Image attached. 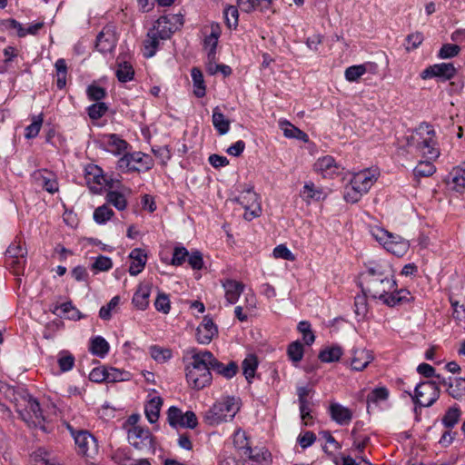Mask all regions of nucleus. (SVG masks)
Segmentation results:
<instances>
[{
  "mask_svg": "<svg viewBox=\"0 0 465 465\" xmlns=\"http://www.w3.org/2000/svg\"><path fill=\"white\" fill-rule=\"evenodd\" d=\"M407 145L425 158L424 161H420L414 168V175L417 177H429L432 175L436 171L432 161L436 160L440 155V149L433 127L427 123L420 124L407 138Z\"/></svg>",
  "mask_w": 465,
  "mask_h": 465,
  "instance_id": "nucleus-1",
  "label": "nucleus"
},
{
  "mask_svg": "<svg viewBox=\"0 0 465 465\" xmlns=\"http://www.w3.org/2000/svg\"><path fill=\"white\" fill-rule=\"evenodd\" d=\"M360 286L365 296L381 300L387 292L395 290L396 282L385 273L382 266L374 264L369 266L361 273Z\"/></svg>",
  "mask_w": 465,
  "mask_h": 465,
  "instance_id": "nucleus-2",
  "label": "nucleus"
},
{
  "mask_svg": "<svg viewBox=\"0 0 465 465\" xmlns=\"http://www.w3.org/2000/svg\"><path fill=\"white\" fill-rule=\"evenodd\" d=\"M192 362L186 368L188 383L196 390H202L211 383V360L213 353L209 351L193 350Z\"/></svg>",
  "mask_w": 465,
  "mask_h": 465,
  "instance_id": "nucleus-3",
  "label": "nucleus"
},
{
  "mask_svg": "<svg viewBox=\"0 0 465 465\" xmlns=\"http://www.w3.org/2000/svg\"><path fill=\"white\" fill-rule=\"evenodd\" d=\"M16 411L21 419L29 426L40 428L45 430V417L39 402L31 395L25 393L22 396V402L15 403Z\"/></svg>",
  "mask_w": 465,
  "mask_h": 465,
  "instance_id": "nucleus-4",
  "label": "nucleus"
},
{
  "mask_svg": "<svg viewBox=\"0 0 465 465\" xmlns=\"http://www.w3.org/2000/svg\"><path fill=\"white\" fill-rule=\"evenodd\" d=\"M239 410L237 401L233 397H227L216 402L205 411L203 419L209 425H217L223 421L232 420Z\"/></svg>",
  "mask_w": 465,
  "mask_h": 465,
  "instance_id": "nucleus-5",
  "label": "nucleus"
},
{
  "mask_svg": "<svg viewBox=\"0 0 465 465\" xmlns=\"http://www.w3.org/2000/svg\"><path fill=\"white\" fill-rule=\"evenodd\" d=\"M371 233L388 252L396 256H403L409 250V242L400 235L393 234L380 227L373 228Z\"/></svg>",
  "mask_w": 465,
  "mask_h": 465,
  "instance_id": "nucleus-6",
  "label": "nucleus"
},
{
  "mask_svg": "<svg viewBox=\"0 0 465 465\" xmlns=\"http://www.w3.org/2000/svg\"><path fill=\"white\" fill-rule=\"evenodd\" d=\"M117 165L123 172H146L152 169L153 162L150 155L141 152H134L125 153L118 160Z\"/></svg>",
  "mask_w": 465,
  "mask_h": 465,
  "instance_id": "nucleus-7",
  "label": "nucleus"
},
{
  "mask_svg": "<svg viewBox=\"0 0 465 465\" xmlns=\"http://www.w3.org/2000/svg\"><path fill=\"white\" fill-rule=\"evenodd\" d=\"M409 394L420 407H430L439 399L440 389L436 381H421L415 387L414 395L411 392Z\"/></svg>",
  "mask_w": 465,
  "mask_h": 465,
  "instance_id": "nucleus-8",
  "label": "nucleus"
},
{
  "mask_svg": "<svg viewBox=\"0 0 465 465\" xmlns=\"http://www.w3.org/2000/svg\"><path fill=\"white\" fill-rule=\"evenodd\" d=\"M245 210L244 219L252 221L253 218L261 215L262 208L258 194L252 189H247L242 192L235 199Z\"/></svg>",
  "mask_w": 465,
  "mask_h": 465,
  "instance_id": "nucleus-9",
  "label": "nucleus"
},
{
  "mask_svg": "<svg viewBox=\"0 0 465 465\" xmlns=\"http://www.w3.org/2000/svg\"><path fill=\"white\" fill-rule=\"evenodd\" d=\"M85 180L90 190L94 193H101L103 186H108L109 188L114 187V181L112 179L108 180L107 177L103 174V170L95 164L86 166Z\"/></svg>",
  "mask_w": 465,
  "mask_h": 465,
  "instance_id": "nucleus-10",
  "label": "nucleus"
},
{
  "mask_svg": "<svg viewBox=\"0 0 465 465\" xmlns=\"http://www.w3.org/2000/svg\"><path fill=\"white\" fill-rule=\"evenodd\" d=\"M72 436L77 448V452L83 456L92 457L97 452L98 445L95 438L87 430H71Z\"/></svg>",
  "mask_w": 465,
  "mask_h": 465,
  "instance_id": "nucleus-11",
  "label": "nucleus"
},
{
  "mask_svg": "<svg viewBox=\"0 0 465 465\" xmlns=\"http://www.w3.org/2000/svg\"><path fill=\"white\" fill-rule=\"evenodd\" d=\"M128 441L135 449L153 450V438L149 429L134 426L128 429Z\"/></svg>",
  "mask_w": 465,
  "mask_h": 465,
  "instance_id": "nucleus-12",
  "label": "nucleus"
},
{
  "mask_svg": "<svg viewBox=\"0 0 465 465\" xmlns=\"http://www.w3.org/2000/svg\"><path fill=\"white\" fill-rule=\"evenodd\" d=\"M116 44V27L113 24H108L104 26L101 32L97 35L95 48L98 52L103 54L111 53L115 48Z\"/></svg>",
  "mask_w": 465,
  "mask_h": 465,
  "instance_id": "nucleus-13",
  "label": "nucleus"
},
{
  "mask_svg": "<svg viewBox=\"0 0 465 465\" xmlns=\"http://www.w3.org/2000/svg\"><path fill=\"white\" fill-rule=\"evenodd\" d=\"M456 74V68L452 63L436 64L427 67L420 74L422 79L439 77L442 80H450Z\"/></svg>",
  "mask_w": 465,
  "mask_h": 465,
  "instance_id": "nucleus-14",
  "label": "nucleus"
},
{
  "mask_svg": "<svg viewBox=\"0 0 465 465\" xmlns=\"http://www.w3.org/2000/svg\"><path fill=\"white\" fill-rule=\"evenodd\" d=\"M379 174L377 169H365L354 173L351 183L360 189L359 192L366 193L377 181Z\"/></svg>",
  "mask_w": 465,
  "mask_h": 465,
  "instance_id": "nucleus-15",
  "label": "nucleus"
},
{
  "mask_svg": "<svg viewBox=\"0 0 465 465\" xmlns=\"http://www.w3.org/2000/svg\"><path fill=\"white\" fill-rule=\"evenodd\" d=\"M217 332V326L214 324L212 318L204 316L196 330L197 341L201 344H209Z\"/></svg>",
  "mask_w": 465,
  "mask_h": 465,
  "instance_id": "nucleus-16",
  "label": "nucleus"
},
{
  "mask_svg": "<svg viewBox=\"0 0 465 465\" xmlns=\"http://www.w3.org/2000/svg\"><path fill=\"white\" fill-rule=\"evenodd\" d=\"M224 290V297L228 304H234L244 291V284L232 279H224L221 281Z\"/></svg>",
  "mask_w": 465,
  "mask_h": 465,
  "instance_id": "nucleus-17",
  "label": "nucleus"
},
{
  "mask_svg": "<svg viewBox=\"0 0 465 465\" xmlns=\"http://www.w3.org/2000/svg\"><path fill=\"white\" fill-rule=\"evenodd\" d=\"M34 177L48 193H54L58 191V183L55 175L46 169L35 171Z\"/></svg>",
  "mask_w": 465,
  "mask_h": 465,
  "instance_id": "nucleus-18",
  "label": "nucleus"
},
{
  "mask_svg": "<svg viewBox=\"0 0 465 465\" xmlns=\"http://www.w3.org/2000/svg\"><path fill=\"white\" fill-rule=\"evenodd\" d=\"M373 355L371 351L366 349H354L351 361V368L354 371H363L372 361Z\"/></svg>",
  "mask_w": 465,
  "mask_h": 465,
  "instance_id": "nucleus-19",
  "label": "nucleus"
},
{
  "mask_svg": "<svg viewBox=\"0 0 465 465\" xmlns=\"http://www.w3.org/2000/svg\"><path fill=\"white\" fill-rule=\"evenodd\" d=\"M233 449L232 450L243 459L247 455H251L252 448L250 446L249 439L244 430H237L233 434Z\"/></svg>",
  "mask_w": 465,
  "mask_h": 465,
  "instance_id": "nucleus-20",
  "label": "nucleus"
},
{
  "mask_svg": "<svg viewBox=\"0 0 465 465\" xmlns=\"http://www.w3.org/2000/svg\"><path fill=\"white\" fill-rule=\"evenodd\" d=\"M131 264L129 266V273L133 276L139 274L144 268L147 261V255L140 248L134 249L130 254Z\"/></svg>",
  "mask_w": 465,
  "mask_h": 465,
  "instance_id": "nucleus-21",
  "label": "nucleus"
},
{
  "mask_svg": "<svg viewBox=\"0 0 465 465\" xmlns=\"http://www.w3.org/2000/svg\"><path fill=\"white\" fill-rule=\"evenodd\" d=\"M330 415L331 419L340 425L349 424L352 419L351 411L340 403L331 404Z\"/></svg>",
  "mask_w": 465,
  "mask_h": 465,
  "instance_id": "nucleus-22",
  "label": "nucleus"
},
{
  "mask_svg": "<svg viewBox=\"0 0 465 465\" xmlns=\"http://www.w3.org/2000/svg\"><path fill=\"white\" fill-rule=\"evenodd\" d=\"M211 361V370L226 379L232 378L238 371V365L234 361H230L225 365L219 361L213 355Z\"/></svg>",
  "mask_w": 465,
  "mask_h": 465,
  "instance_id": "nucleus-23",
  "label": "nucleus"
},
{
  "mask_svg": "<svg viewBox=\"0 0 465 465\" xmlns=\"http://www.w3.org/2000/svg\"><path fill=\"white\" fill-rule=\"evenodd\" d=\"M314 169L322 176L327 177L336 173L338 167L333 157L326 155L317 160L314 163Z\"/></svg>",
  "mask_w": 465,
  "mask_h": 465,
  "instance_id": "nucleus-24",
  "label": "nucleus"
},
{
  "mask_svg": "<svg viewBox=\"0 0 465 465\" xmlns=\"http://www.w3.org/2000/svg\"><path fill=\"white\" fill-rule=\"evenodd\" d=\"M31 462L33 465H61L54 453L43 448H39L32 453Z\"/></svg>",
  "mask_w": 465,
  "mask_h": 465,
  "instance_id": "nucleus-25",
  "label": "nucleus"
},
{
  "mask_svg": "<svg viewBox=\"0 0 465 465\" xmlns=\"http://www.w3.org/2000/svg\"><path fill=\"white\" fill-rule=\"evenodd\" d=\"M151 294V286L141 283L133 297L134 305L139 310H145L149 305V297Z\"/></svg>",
  "mask_w": 465,
  "mask_h": 465,
  "instance_id": "nucleus-26",
  "label": "nucleus"
},
{
  "mask_svg": "<svg viewBox=\"0 0 465 465\" xmlns=\"http://www.w3.org/2000/svg\"><path fill=\"white\" fill-rule=\"evenodd\" d=\"M104 143L107 151L114 154H121L127 148V143L117 134H110L104 137Z\"/></svg>",
  "mask_w": 465,
  "mask_h": 465,
  "instance_id": "nucleus-27",
  "label": "nucleus"
},
{
  "mask_svg": "<svg viewBox=\"0 0 465 465\" xmlns=\"http://www.w3.org/2000/svg\"><path fill=\"white\" fill-rule=\"evenodd\" d=\"M447 391L452 398L465 401V379L449 377Z\"/></svg>",
  "mask_w": 465,
  "mask_h": 465,
  "instance_id": "nucleus-28",
  "label": "nucleus"
},
{
  "mask_svg": "<svg viewBox=\"0 0 465 465\" xmlns=\"http://www.w3.org/2000/svg\"><path fill=\"white\" fill-rule=\"evenodd\" d=\"M160 40V35L157 30L150 29L147 33L146 39L143 42L144 46V56L152 57L155 54Z\"/></svg>",
  "mask_w": 465,
  "mask_h": 465,
  "instance_id": "nucleus-29",
  "label": "nucleus"
},
{
  "mask_svg": "<svg viewBox=\"0 0 465 465\" xmlns=\"http://www.w3.org/2000/svg\"><path fill=\"white\" fill-rule=\"evenodd\" d=\"M301 195L306 202H310L311 200L321 201L326 196L323 190L320 187H316L312 182L304 184Z\"/></svg>",
  "mask_w": 465,
  "mask_h": 465,
  "instance_id": "nucleus-30",
  "label": "nucleus"
},
{
  "mask_svg": "<svg viewBox=\"0 0 465 465\" xmlns=\"http://www.w3.org/2000/svg\"><path fill=\"white\" fill-rule=\"evenodd\" d=\"M212 122L219 134L223 135L228 133L230 129V121L225 118L218 106H216L213 111Z\"/></svg>",
  "mask_w": 465,
  "mask_h": 465,
  "instance_id": "nucleus-31",
  "label": "nucleus"
},
{
  "mask_svg": "<svg viewBox=\"0 0 465 465\" xmlns=\"http://www.w3.org/2000/svg\"><path fill=\"white\" fill-rule=\"evenodd\" d=\"M163 400L161 397H153L145 406V415L150 423H154L158 420Z\"/></svg>",
  "mask_w": 465,
  "mask_h": 465,
  "instance_id": "nucleus-32",
  "label": "nucleus"
},
{
  "mask_svg": "<svg viewBox=\"0 0 465 465\" xmlns=\"http://www.w3.org/2000/svg\"><path fill=\"white\" fill-rule=\"evenodd\" d=\"M244 459L237 455L232 448L224 449L219 455V465H243Z\"/></svg>",
  "mask_w": 465,
  "mask_h": 465,
  "instance_id": "nucleus-33",
  "label": "nucleus"
},
{
  "mask_svg": "<svg viewBox=\"0 0 465 465\" xmlns=\"http://www.w3.org/2000/svg\"><path fill=\"white\" fill-rule=\"evenodd\" d=\"M191 75L194 87L193 94L198 98L203 97L206 92L202 71L197 67H193L191 71Z\"/></svg>",
  "mask_w": 465,
  "mask_h": 465,
  "instance_id": "nucleus-34",
  "label": "nucleus"
},
{
  "mask_svg": "<svg viewBox=\"0 0 465 465\" xmlns=\"http://www.w3.org/2000/svg\"><path fill=\"white\" fill-rule=\"evenodd\" d=\"M342 355V349L338 346H331L322 350L319 353V359L322 362H334L338 361Z\"/></svg>",
  "mask_w": 465,
  "mask_h": 465,
  "instance_id": "nucleus-35",
  "label": "nucleus"
},
{
  "mask_svg": "<svg viewBox=\"0 0 465 465\" xmlns=\"http://www.w3.org/2000/svg\"><path fill=\"white\" fill-rule=\"evenodd\" d=\"M109 343L101 336H96L91 341L90 351L101 358L104 357L109 351Z\"/></svg>",
  "mask_w": 465,
  "mask_h": 465,
  "instance_id": "nucleus-36",
  "label": "nucleus"
},
{
  "mask_svg": "<svg viewBox=\"0 0 465 465\" xmlns=\"http://www.w3.org/2000/svg\"><path fill=\"white\" fill-rule=\"evenodd\" d=\"M449 178L451 179L453 188L457 192H461L465 188V166L453 168Z\"/></svg>",
  "mask_w": 465,
  "mask_h": 465,
  "instance_id": "nucleus-37",
  "label": "nucleus"
},
{
  "mask_svg": "<svg viewBox=\"0 0 465 465\" xmlns=\"http://www.w3.org/2000/svg\"><path fill=\"white\" fill-rule=\"evenodd\" d=\"M54 66L57 76L56 85L58 89L62 90L66 84L67 65L65 60L63 58L58 59Z\"/></svg>",
  "mask_w": 465,
  "mask_h": 465,
  "instance_id": "nucleus-38",
  "label": "nucleus"
},
{
  "mask_svg": "<svg viewBox=\"0 0 465 465\" xmlns=\"http://www.w3.org/2000/svg\"><path fill=\"white\" fill-rule=\"evenodd\" d=\"M243 375L246 380L251 382V379L254 377L258 362L256 357L253 355H250L245 358L242 363Z\"/></svg>",
  "mask_w": 465,
  "mask_h": 465,
  "instance_id": "nucleus-39",
  "label": "nucleus"
},
{
  "mask_svg": "<svg viewBox=\"0 0 465 465\" xmlns=\"http://www.w3.org/2000/svg\"><path fill=\"white\" fill-rule=\"evenodd\" d=\"M106 201L119 211L124 210L127 206L124 195L117 191H109L106 194Z\"/></svg>",
  "mask_w": 465,
  "mask_h": 465,
  "instance_id": "nucleus-40",
  "label": "nucleus"
},
{
  "mask_svg": "<svg viewBox=\"0 0 465 465\" xmlns=\"http://www.w3.org/2000/svg\"><path fill=\"white\" fill-rule=\"evenodd\" d=\"M57 362L61 371L65 372L73 369L74 357L68 351H61L58 354Z\"/></svg>",
  "mask_w": 465,
  "mask_h": 465,
  "instance_id": "nucleus-41",
  "label": "nucleus"
},
{
  "mask_svg": "<svg viewBox=\"0 0 465 465\" xmlns=\"http://www.w3.org/2000/svg\"><path fill=\"white\" fill-rule=\"evenodd\" d=\"M134 75V71L133 66L127 63L124 62L118 64V68L116 70V76L118 80L122 83H126L131 81Z\"/></svg>",
  "mask_w": 465,
  "mask_h": 465,
  "instance_id": "nucleus-42",
  "label": "nucleus"
},
{
  "mask_svg": "<svg viewBox=\"0 0 465 465\" xmlns=\"http://www.w3.org/2000/svg\"><path fill=\"white\" fill-rule=\"evenodd\" d=\"M223 16L225 24L229 29H235L237 27L239 20V12L235 6L230 5L227 8H225L223 11Z\"/></svg>",
  "mask_w": 465,
  "mask_h": 465,
  "instance_id": "nucleus-43",
  "label": "nucleus"
},
{
  "mask_svg": "<svg viewBox=\"0 0 465 465\" xmlns=\"http://www.w3.org/2000/svg\"><path fill=\"white\" fill-rule=\"evenodd\" d=\"M451 307L453 308L452 316L457 324L465 330V306L460 305L458 301L450 299Z\"/></svg>",
  "mask_w": 465,
  "mask_h": 465,
  "instance_id": "nucleus-44",
  "label": "nucleus"
},
{
  "mask_svg": "<svg viewBox=\"0 0 465 465\" xmlns=\"http://www.w3.org/2000/svg\"><path fill=\"white\" fill-rule=\"evenodd\" d=\"M114 215V211L106 204L97 207L94 212V220L100 224L105 223Z\"/></svg>",
  "mask_w": 465,
  "mask_h": 465,
  "instance_id": "nucleus-45",
  "label": "nucleus"
},
{
  "mask_svg": "<svg viewBox=\"0 0 465 465\" xmlns=\"http://www.w3.org/2000/svg\"><path fill=\"white\" fill-rule=\"evenodd\" d=\"M106 377L107 382H118L129 380L130 373L116 368L109 367L106 368Z\"/></svg>",
  "mask_w": 465,
  "mask_h": 465,
  "instance_id": "nucleus-46",
  "label": "nucleus"
},
{
  "mask_svg": "<svg viewBox=\"0 0 465 465\" xmlns=\"http://www.w3.org/2000/svg\"><path fill=\"white\" fill-rule=\"evenodd\" d=\"M389 397V391L385 387H378L373 389L367 396V403H378L381 401H386Z\"/></svg>",
  "mask_w": 465,
  "mask_h": 465,
  "instance_id": "nucleus-47",
  "label": "nucleus"
},
{
  "mask_svg": "<svg viewBox=\"0 0 465 465\" xmlns=\"http://www.w3.org/2000/svg\"><path fill=\"white\" fill-rule=\"evenodd\" d=\"M169 24V19L167 16H161L159 17L153 27V30H157V32L160 35L161 39H168L172 35L171 28H167L166 25Z\"/></svg>",
  "mask_w": 465,
  "mask_h": 465,
  "instance_id": "nucleus-48",
  "label": "nucleus"
},
{
  "mask_svg": "<svg viewBox=\"0 0 465 465\" xmlns=\"http://www.w3.org/2000/svg\"><path fill=\"white\" fill-rule=\"evenodd\" d=\"M460 411L457 407L450 408L442 418V423L446 428H452L459 421Z\"/></svg>",
  "mask_w": 465,
  "mask_h": 465,
  "instance_id": "nucleus-49",
  "label": "nucleus"
},
{
  "mask_svg": "<svg viewBox=\"0 0 465 465\" xmlns=\"http://www.w3.org/2000/svg\"><path fill=\"white\" fill-rule=\"evenodd\" d=\"M27 250L21 242H15L7 248L5 257L18 258L25 257Z\"/></svg>",
  "mask_w": 465,
  "mask_h": 465,
  "instance_id": "nucleus-50",
  "label": "nucleus"
},
{
  "mask_svg": "<svg viewBox=\"0 0 465 465\" xmlns=\"http://www.w3.org/2000/svg\"><path fill=\"white\" fill-rule=\"evenodd\" d=\"M287 354L291 361H292L293 362H299L303 356L302 344L298 341L292 342L288 346Z\"/></svg>",
  "mask_w": 465,
  "mask_h": 465,
  "instance_id": "nucleus-51",
  "label": "nucleus"
},
{
  "mask_svg": "<svg viewBox=\"0 0 465 465\" xmlns=\"http://www.w3.org/2000/svg\"><path fill=\"white\" fill-rule=\"evenodd\" d=\"M108 107L103 102H98L90 105L87 109L88 115L93 120H98L103 117L107 112Z\"/></svg>",
  "mask_w": 465,
  "mask_h": 465,
  "instance_id": "nucleus-52",
  "label": "nucleus"
},
{
  "mask_svg": "<svg viewBox=\"0 0 465 465\" xmlns=\"http://www.w3.org/2000/svg\"><path fill=\"white\" fill-rule=\"evenodd\" d=\"M366 73V67L363 64L352 65L345 70V78L349 82L357 81Z\"/></svg>",
  "mask_w": 465,
  "mask_h": 465,
  "instance_id": "nucleus-53",
  "label": "nucleus"
},
{
  "mask_svg": "<svg viewBox=\"0 0 465 465\" xmlns=\"http://www.w3.org/2000/svg\"><path fill=\"white\" fill-rule=\"evenodd\" d=\"M359 191H360V189H358L356 186H354V184H351V183L350 182V184H348L345 187V192H344L345 201L348 203H357L361 198V196L364 194L363 192H359Z\"/></svg>",
  "mask_w": 465,
  "mask_h": 465,
  "instance_id": "nucleus-54",
  "label": "nucleus"
},
{
  "mask_svg": "<svg viewBox=\"0 0 465 465\" xmlns=\"http://www.w3.org/2000/svg\"><path fill=\"white\" fill-rule=\"evenodd\" d=\"M286 125L287 127L283 128V134L286 137L296 138L304 142L308 141V135L304 132L291 124L290 123H286Z\"/></svg>",
  "mask_w": 465,
  "mask_h": 465,
  "instance_id": "nucleus-55",
  "label": "nucleus"
},
{
  "mask_svg": "<svg viewBox=\"0 0 465 465\" xmlns=\"http://www.w3.org/2000/svg\"><path fill=\"white\" fill-rule=\"evenodd\" d=\"M245 458H248L260 465H269L271 462V453L264 450H260L255 453H253V450H252L251 455H247Z\"/></svg>",
  "mask_w": 465,
  "mask_h": 465,
  "instance_id": "nucleus-56",
  "label": "nucleus"
},
{
  "mask_svg": "<svg viewBox=\"0 0 465 465\" xmlns=\"http://www.w3.org/2000/svg\"><path fill=\"white\" fill-rule=\"evenodd\" d=\"M120 302V298L119 296H114L111 299V301L104 306H103L101 309H100V312H99V316L103 319V320H109L111 319L112 317V311L116 307L118 306Z\"/></svg>",
  "mask_w": 465,
  "mask_h": 465,
  "instance_id": "nucleus-57",
  "label": "nucleus"
},
{
  "mask_svg": "<svg viewBox=\"0 0 465 465\" xmlns=\"http://www.w3.org/2000/svg\"><path fill=\"white\" fill-rule=\"evenodd\" d=\"M25 262V257H21V260L18 258L5 257L6 266L11 268L15 274H20L24 271Z\"/></svg>",
  "mask_w": 465,
  "mask_h": 465,
  "instance_id": "nucleus-58",
  "label": "nucleus"
},
{
  "mask_svg": "<svg viewBox=\"0 0 465 465\" xmlns=\"http://www.w3.org/2000/svg\"><path fill=\"white\" fill-rule=\"evenodd\" d=\"M87 96L89 100L100 102L102 99H104L106 95L105 90L98 85L91 84L87 87L86 90Z\"/></svg>",
  "mask_w": 465,
  "mask_h": 465,
  "instance_id": "nucleus-59",
  "label": "nucleus"
},
{
  "mask_svg": "<svg viewBox=\"0 0 465 465\" xmlns=\"http://www.w3.org/2000/svg\"><path fill=\"white\" fill-rule=\"evenodd\" d=\"M155 309L164 314L169 313L171 309L170 300L167 294L159 293L154 302Z\"/></svg>",
  "mask_w": 465,
  "mask_h": 465,
  "instance_id": "nucleus-60",
  "label": "nucleus"
},
{
  "mask_svg": "<svg viewBox=\"0 0 465 465\" xmlns=\"http://www.w3.org/2000/svg\"><path fill=\"white\" fill-rule=\"evenodd\" d=\"M460 51V48L457 45L445 44L442 45L439 52V57L441 59H448L456 56Z\"/></svg>",
  "mask_w": 465,
  "mask_h": 465,
  "instance_id": "nucleus-61",
  "label": "nucleus"
},
{
  "mask_svg": "<svg viewBox=\"0 0 465 465\" xmlns=\"http://www.w3.org/2000/svg\"><path fill=\"white\" fill-rule=\"evenodd\" d=\"M167 416L170 426L176 428L179 426L183 413L179 408L172 406L168 410Z\"/></svg>",
  "mask_w": 465,
  "mask_h": 465,
  "instance_id": "nucleus-62",
  "label": "nucleus"
},
{
  "mask_svg": "<svg viewBox=\"0 0 465 465\" xmlns=\"http://www.w3.org/2000/svg\"><path fill=\"white\" fill-rule=\"evenodd\" d=\"M189 256V252L184 247H175L173 253L172 264L182 265Z\"/></svg>",
  "mask_w": 465,
  "mask_h": 465,
  "instance_id": "nucleus-63",
  "label": "nucleus"
},
{
  "mask_svg": "<svg viewBox=\"0 0 465 465\" xmlns=\"http://www.w3.org/2000/svg\"><path fill=\"white\" fill-rule=\"evenodd\" d=\"M113 266V262L109 257L100 255L92 265V269L99 272H106Z\"/></svg>",
  "mask_w": 465,
  "mask_h": 465,
  "instance_id": "nucleus-64",
  "label": "nucleus"
}]
</instances>
